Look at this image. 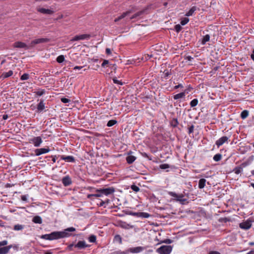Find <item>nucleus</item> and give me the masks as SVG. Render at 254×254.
Segmentation results:
<instances>
[{"instance_id":"f257e3e1","label":"nucleus","mask_w":254,"mask_h":254,"mask_svg":"<svg viewBox=\"0 0 254 254\" xmlns=\"http://www.w3.org/2000/svg\"><path fill=\"white\" fill-rule=\"evenodd\" d=\"M173 247L170 245H163L156 249V252L159 254H170Z\"/></svg>"},{"instance_id":"f03ea898","label":"nucleus","mask_w":254,"mask_h":254,"mask_svg":"<svg viewBox=\"0 0 254 254\" xmlns=\"http://www.w3.org/2000/svg\"><path fill=\"white\" fill-rule=\"evenodd\" d=\"M41 238L50 241L60 239L59 231H55L50 234L43 235L41 236Z\"/></svg>"},{"instance_id":"7ed1b4c3","label":"nucleus","mask_w":254,"mask_h":254,"mask_svg":"<svg viewBox=\"0 0 254 254\" xmlns=\"http://www.w3.org/2000/svg\"><path fill=\"white\" fill-rule=\"evenodd\" d=\"M75 229L73 227H69L64 229L63 231H59L60 239L70 237L71 234L70 232H74Z\"/></svg>"},{"instance_id":"20e7f679","label":"nucleus","mask_w":254,"mask_h":254,"mask_svg":"<svg viewBox=\"0 0 254 254\" xmlns=\"http://www.w3.org/2000/svg\"><path fill=\"white\" fill-rule=\"evenodd\" d=\"M29 143L32 144L35 147H39L43 142L42 138L40 136H34L28 139Z\"/></svg>"},{"instance_id":"39448f33","label":"nucleus","mask_w":254,"mask_h":254,"mask_svg":"<svg viewBox=\"0 0 254 254\" xmlns=\"http://www.w3.org/2000/svg\"><path fill=\"white\" fill-rule=\"evenodd\" d=\"M168 194L172 196L174 200L180 201L182 204H184V202L186 200V199L185 198L184 196L182 194H178L172 191H169Z\"/></svg>"},{"instance_id":"423d86ee","label":"nucleus","mask_w":254,"mask_h":254,"mask_svg":"<svg viewBox=\"0 0 254 254\" xmlns=\"http://www.w3.org/2000/svg\"><path fill=\"white\" fill-rule=\"evenodd\" d=\"M37 10L42 14H48V15H52L54 13V10L53 8L50 7L49 8H45L42 7H38L37 8Z\"/></svg>"},{"instance_id":"0eeeda50","label":"nucleus","mask_w":254,"mask_h":254,"mask_svg":"<svg viewBox=\"0 0 254 254\" xmlns=\"http://www.w3.org/2000/svg\"><path fill=\"white\" fill-rule=\"evenodd\" d=\"M96 191L101 192L102 193V194L108 195L109 194L113 193L115 191V189L113 188H108L106 189L97 190Z\"/></svg>"},{"instance_id":"6e6552de","label":"nucleus","mask_w":254,"mask_h":254,"mask_svg":"<svg viewBox=\"0 0 254 254\" xmlns=\"http://www.w3.org/2000/svg\"><path fill=\"white\" fill-rule=\"evenodd\" d=\"M90 37V35L89 34H82L79 35H76L73 38H72L70 41L73 42L75 41H79V40H83L86 39H89Z\"/></svg>"},{"instance_id":"1a4fd4ad","label":"nucleus","mask_w":254,"mask_h":254,"mask_svg":"<svg viewBox=\"0 0 254 254\" xmlns=\"http://www.w3.org/2000/svg\"><path fill=\"white\" fill-rule=\"evenodd\" d=\"M49 41L50 39L47 38L36 39L31 41L30 45L31 46H34L36 44L47 43Z\"/></svg>"},{"instance_id":"9d476101","label":"nucleus","mask_w":254,"mask_h":254,"mask_svg":"<svg viewBox=\"0 0 254 254\" xmlns=\"http://www.w3.org/2000/svg\"><path fill=\"white\" fill-rule=\"evenodd\" d=\"M252 226V221L251 220H247L246 221L241 223L239 227L244 230H248Z\"/></svg>"},{"instance_id":"9b49d317","label":"nucleus","mask_w":254,"mask_h":254,"mask_svg":"<svg viewBox=\"0 0 254 254\" xmlns=\"http://www.w3.org/2000/svg\"><path fill=\"white\" fill-rule=\"evenodd\" d=\"M13 47L15 48L28 49L27 45L25 43L20 41H17L15 42L13 45Z\"/></svg>"},{"instance_id":"f8f14e48","label":"nucleus","mask_w":254,"mask_h":254,"mask_svg":"<svg viewBox=\"0 0 254 254\" xmlns=\"http://www.w3.org/2000/svg\"><path fill=\"white\" fill-rule=\"evenodd\" d=\"M50 151L49 148H38L35 150V154L36 156H39L43 154L48 153Z\"/></svg>"},{"instance_id":"ddd939ff","label":"nucleus","mask_w":254,"mask_h":254,"mask_svg":"<svg viewBox=\"0 0 254 254\" xmlns=\"http://www.w3.org/2000/svg\"><path fill=\"white\" fill-rule=\"evenodd\" d=\"M229 137H228L227 136H222L216 141L215 144L218 147H219L223 145L225 142L227 141Z\"/></svg>"},{"instance_id":"4468645a","label":"nucleus","mask_w":254,"mask_h":254,"mask_svg":"<svg viewBox=\"0 0 254 254\" xmlns=\"http://www.w3.org/2000/svg\"><path fill=\"white\" fill-rule=\"evenodd\" d=\"M144 248L142 247H137L135 248H131L128 250V252L131 253H138L142 252Z\"/></svg>"},{"instance_id":"2eb2a0df","label":"nucleus","mask_w":254,"mask_h":254,"mask_svg":"<svg viewBox=\"0 0 254 254\" xmlns=\"http://www.w3.org/2000/svg\"><path fill=\"white\" fill-rule=\"evenodd\" d=\"M74 247L79 249H84L88 247V245L86 244V242L84 241H79Z\"/></svg>"},{"instance_id":"dca6fc26","label":"nucleus","mask_w":254,"mask_h":254,"mask_svg":"<svg viewBox=\"0 0 254 254\" xmlns=\"http://www.w3.org/2000/svg\"><path fill=\"white\" fill-rule=\"evenodd\" d=\"M131 152H129L128 156L126 158V160L128 164L132 163L136 159V157L131 155Z\"/></svg>"},{"instance_id":"f3484780","label":"nucleus","mask_w":254,"mask_h":254,"mask_svg":"<svg viewBox=\"0 0 254 254\" xmlns=\"http://www.w3.org/2000/svg\"><path fill=\"white\" fill-rule=\"evenodd\" d=\"M62 183L64 186H68L71 184V181L68 176H65L63 178Z\"/></svg>"},{"instance_id":"a211bd4d","label":"nucleus","mask_w":254,"mask_h":254,"mask_svg":"<svg viewBox=\"0 0 254 254\" xmlns=\"http://www.w3.org/2000/svg\"><path fill=\"white\" fill-rule=\"evenodd\" d=\"M131 13V11H127L122 13L120 16L115 19V22H117L120 20L125 18L126 16L128 15Z\"/></svg>"},{"instance_id":"6ab92c4d","label":"nucleus","mask_w":254,"mask_h":254,"mask_svg":"<svg viewBox=\"0 0 254 254\" xmlns=\"http://www.w3.org/2000/svg\"><path fill=\"white\" fill-rule=\"evenodd\" d=\"M61 159L68 162H73L75 161L74 157L72 156H62Z\"/></svg>"},{"instance_id":"aec40b11","label":"nucleus","mask_w":254,"mask_h":254,"mask_svg":"<svg viewBox=\"0 0 254 254\" xmlns=\"http://www.w3.org/2000/svg\"><path fill=\"white\" fill-rule=\"evenodd\" d=\"M119 225L121 227L124 228V229H129V228H132L133 227L132 226L127 223L126 222H120Z\"/></svg>"},{"instance_id":"412c9836","label":"nucleus","mask_w":254,"mask_h":254,"mask_svg":"<svg viewBox=\"0 0 254 254\" xmlns=\"http://www.w3.org/2000/svg\"><path fill=\"white\" fill-rule=\"evenodd\" d=\"M13 74V71L12 70H9L8 72H3L0 76V78L4 79L7 78Z\"/></svg>"},{"instance_id":"4be33fe9","label":"nucleus","mask_w":254,"mask_h":254,"mask_svg":"<svg viewBox=\"0 0 254 254\" xmlns=\"http://www.w3.org/2000/svg\"><path fill=\"white\" fill-rule=\"evenodd\" d=\"M32 221L34 223L36 224H41L42 223V218L39 216L34 217Z\"/></svg>"},{"instance_id":"5701e85b","label":"nucleus","mask_w":254,"mask_h":254,"mask_svg":"<svg viewBox=\"0 0 254 254\" xmlns=\"http://www.w3.org/2000/svg\"><path fill=\"white\" fill-rule=\"evenodd\" d=\"M206 180L205 179H201L198 182V187L200 189H202L205 186Z\"/></svg>"},{"instance_id":"b1692460","label":"nucleus","mask_w":254,"mask_h":254,"mask_svg":"<svg viewBox=\"0 0 254 254\" xmlns=\"http://www.w3.org/2000/svg\"><path fill=\"white\" fill-rule=\"evenodd\" d=\"M145 12V10H141V11H140L136 13H135L134 15H133L132 16H131L130 17V19H134V18H136L137 17L140 16V15H141L143 13H144Z\"/></svg>"},{"instance_id":"393cba45","label":"nucleus","mask_w":254,"mask_h":254,"mask_svg":"<svg viewBox=\"0 0 254 254\" xmlns=\"http://www.w3.org/2000/svg\"><path fill=\"white\" fill-rule=\"evenodd\" d=\"M45 108V104L43 102V101H41L37 106V109L39 111H42Z\"/></svg>"},{"instance_id":"a878e982","label":"nucleus","mask_w":254,"mask_h":254,"mask_svg":"<svg viewBox=\"0 0 254 254\" xmlns=\"http://www.w3.org/2000/svg\"><path fill=\"white\" fill-rule=\"evenodd\" d=\"M210 39V36L208 34H206L203 37L202 39L201 43L203 45H204L207 42L209 41Z\"/></svg>"},{"instance_id":"bb28decb","label":"nucleus","mask_w":254,"mask_h":254,"mask_svg":"<svg viewBox=\"0 0 254 254\" xmlns=\"http://www.w3.org/2000/svg\"><path fill=\"white\" fill-rule=\"evenodd\" d=\"M249 116V112L247 110H244L241 114V117L243 119H245Z\"/></svg>"},{"instance_id":"cd10ccee","label":"nucleus","mask_w":254,"mask_h":254,"mask_svg":"<svg viewBox=\"0 0 254 254\" xmlns=\"http://www.w3.org/2000/svg\"><path fill=\"white\" fill-rule=\"evenodd\" d=\"M185 96V93L181 92V93H178V94L175 95L174 97V98L176 100H177V99L184 97Z\"/></svg>"},{"instance_id":"c85d7f7f","label":"nucleus","mask_w":254,"mask_h":254,"mask_svg":"<svg viewBox=\"0 0 254 254\" xmlns=\"http://www.w3.org/2000/svg\"><path fill=\"white\" fill-rule=\"evenodd\" d=\"M221 158L222 155L219 153L215 154L213 158V160L216 162L219 161L221 159Z\"/></svg>"},{"instance_id":"c756f323","label":"nucleus","mask_w":254,"mask_h":254,"mask_svg":"<svg viewBox=\"0 0 254 254\" xmlns=\"http://www.w3.org/2000/svg\"><path fill=\"white\" fill-rule=\"evenodd\" d=\"M24 226L22 225L17 224L14 225L13 229L15 231L21 230L24 228Z\"/></svg>"},{"instance_id":"7c9ffc66","label":"nucleus","mask_w":254,"mask_h":254,"mask_svg":"<svg viewBox=\"0 0 254 254\" xmlns=\"http://www.w3.org/2000/svg\"><path fill=\"white\" fill-rule=\"evenodd\" d=\"M189 20L190 19L188 17H184L181 20V24L182 25H185L189 22Z\"/></svg>"},{"instance_id":"2f4dec72","label":"nucleus","mask_w":254,"mask_h":254,"mask_svg":"<svg viewBox=\"0 0 254 254\" xmlns=\"http://www.w3.org/2000/svg\"><path fill=\"white\" fill-rule=\"evenodd\" d=\"M64 61V55H60L57 58V61L59 63H62Z\"/></svg>"},{"instance_id":"473e14b6","label":"nucleus","mask_w":254,"mask_h":254,"mask_svg":"<svg viewBox=\"0 0 254 254\" xmlns=\"http://www.w3.org/2000/svg\"><path fill=\"white\" fill-rule=\"evenodd\" d=\"M117 122L116 120H111L108 122L107 126L109 127H110L117 124Z\"/></svg>"},{"instance_id":"72a5a7b5","label":"nucleus","mask_w":254,"mask_h":254,"mask_svg":"<svg viewBox=\"0 0 254 254\" xmlns=\"http://www.w3.org/2000/svg\"><path fill=\"white\" fill-rule=\"evenodd\" d=\"M8 253L5 247L0 248V254H7Z\"/></svg>"},{"instance_id":"f704fd0d","label":"nucleus","mask_w":254,"mask_h":254,"mask_svg":"<svg viewBox=\"0 0 254 254\" xmlns=\"http://www.w3.org/2000/svg\"><path fill=\"white\" fill-rule=\"evenodd\" d=\"M45 91L44 89H38L37 91H35V93L36 95L41 96L45 93Z\"/></svg>"},{"instance_id":"c9c22d12","label":"nucleus","mask_w":254,"mask_h":254,"mask_svg":"<svg viewBox=\"0 0 254 254\" xmlns=\"http://www.w3.org/2000/svg\"><path fill=\"white\" fill-rule=\"evenodd\" d=\"M114 240L116 242H118L120 244H121L122 242V238L119 235H117L115 236Z\"/></svg>"},{"instance_id":"e433bc0d","label":"nucleus","mask_w":254,"mask_h":254,"mask_svg":"<svg viewBox=\"0 0 254 254\" xmlns=\"http://www.w3.org/2000/svg\"><path fill=\"white\" fill-rule=\"evenodd\" d=\"M88 240L91 243H94L96 240V237L95 235H91L89 237Z\"/></svg>"},{"instance_id":"4c0bfd02","label":"nucleus","mask_w":254,"mask_h":254,"mask_svg":"<svg viewBox=\"0 0 254 254\" xmlns=\"http://www.w3.org/2000/svg\"><path fill=\"white\" fill-rule=\"evenodd\" d=\"M29 78V74L27 73L23 74L20 77L21 80H27Z\"/></svg>"},{"instance_id":"58836bf2","label":"nucleus","mask_w":254,"mask_h":254,"mask_svg":"<svg viewBox=\"0 0 254 254\" xmlns=\"http://www.w3.org/2000/svg\"><path fill=\"white\" fill-rule=\"evenodd\" d=\"M169 168V165L167 164H163L160 165V168L161 169H166Z\"/></svg>"},{"instance_id":"ea45409f","label":"nucleus","mask_w":254,"mask_h":254,"mask_svg":"<svg viewBox=\"0 0 254 254\" xmlns=\"http://www.w3.org/2000/svg\"><path fill=\"white\" fill-rule=\"evenodd\" d=\"M198 104V100L197 99H194L191 100V107H195Z\"/></svg>"},{"instance_id":"a19ab883","label":"nucleus","mask_w":254,"mask_h":254,"mask_svg":"<svg viewBox=\"0 0 254 254\" xmlns=\"http://www.w3.org/2000/svg\"><path fill=\"white\" fill-rule=\"evenodd\" d=\"M174 29L177 32H179L181 31L182 27L180 25L177 24L175 25Z\"/></svg>"},{"instance_id":"79ce46f5","label":"nucleus","mask_w":254,"mask_h":254,"mask_svg":"<svg viewBox=\"0 0 254 254\" xmlns=\"http://www.w3.org/2000/svg\"><path fill=\"white\" fill-rule=\"evenodd\" d=\"M140 216L143 218H148L150 217V214H148V213H146V212H142L140 214Z\"/></svg>"},{"instance_id":"37998d69","label":"nucleus","mask_w":254,"mask_h":254,"mask_svg":"<svg viewBox=\"0 0 254 254\" xmlns=\"http://www.w3.org/2000/svg\"><path fill=\"white\" fill-rule=\"evenodd\" d=\"M131 189L135 192H138L139 190V188L135 185L131 186Z\"/></svg>"},{"instance_id":"c03bdc74","label":"nucleus","mask_w":254,"mask_h":254,"mask_svg":"<svg viewBox=\"0 0 254 254\" xmlns=\"http://www.w3.org/2000/svg\"><path fill=\"white\" fill-rule=\"evenodd\" d=\"M8 242L6 240H4L1 242H0V247L1 246H5L7 244Z\"/></svg>"},{"instance_id":"a18cd8bd","label":"nucleus","mask_w":254,"mask_h":254,"mask_svg":"<svg viewBox=\"0 0 254 254\" xmlns=\"http://www.w3.org/2000/svg\"><path fill=\"white\" fill-rule=\"evenodd\" d=\"M242 170V169L241 168H236V169L235 170V173L236 174H239L241 172Z\"/></svg>"},{"instance_id":"49530a36","label":"nucleus","mask_w":254,"mask_h":254,"mask_svg":"<svg viewBox=\"0 0 254 254\" xmlns=\"http://www.w3.org/2000/svg\"><path fill=\"white\" fill-rule=\"evenodd\" d=\"M61 101L64 103H67L69 102V100L68 99L65 98H63L61 99Z\"/></svg>"},{"instance_id":"de8ad7c7","label":"nucleus","mask_w":254,"mask_h":254,"mask_svg":"<svg viewBox=\"0 0 254 254\" xmlns=\"http://www.w3.org/2000/svg\"><path fill=\"white\" fill-rule=\"evenodd\" d=\"M102 193L101 192H99L98 193L96 194H92V195L96 197H101L102 196Z\"/></svg>"},{"instance_id":"09e8293b","label":"nucleus","mask_w":254,"mask_h":254,"mask_svg":"<svg viewBox=\"0 0 254 254\" xmlns=\"http://www.w3.org/2000/svg\"><path fill=\"white\" fill-rule=\"evenodd\" d=\"M109 63V61L108 60H104L103 62V63L102 64V67H105V66L107 64H108Z\"/></svg>"},{"instance_id":"8fccbe9b","label":"nucleus","mask_w":254,"mask_h":254,"mask_svg":"<svg viewBox=\"0 0 254 254\" xmlns=\"http://www.w3.org/2000/svg\"><path fill=\"white\" fill-rule=\"evenodd\" d=\"M113 81H114V83L119 84H122L121 82L120 81L118 80L117 79H115V78L113 79Z\"/></svg>"},{"instance_id":"3c124183","label":"nucleus","mask_w":254,"mask_h":254,"mask_svg":"<svg viewBox=\"0 0 254 254\" xmlns=\"http://www.w3.org/2000/svg\"><path fill=\"white\" fill-rule=\"evenodd\" d=\"M74 245L73 244H71L70 245H69L67 248V250H68V251H71L72 250V247L74 246Z\"/></svg>"},{"instance_id":"603ef678","label":"nucleus","mask_w":254,"mask_h":254,"mask_svg":"<svg viewBox=\"0 0 254 254\" xmlns=\"http://www.w3.org/2000/svg\"><path fill=\"white\" fill-rule=\"evenodd\" d=\"M163 242L167 244H171L172 243V241L170 239H167L164 241Z\"/></svg>"},{"instance_id":"864d4df0","label":"nucleus","mask_w":254,"mask_h":254,"mask_svg":"<svg viewBox=\"0 0 254 254\" xmlns=\"http://www.w3.org/2000/svg\"><path fill=\"white\" fill-rule=\"evenodd\" d=\"M84 66H76L74 67V70H76V69H82Z\"/></svg>"},{"instance_id":"5fc2aeb1","label":"nucleus","mask_w":254,"mask_h":254,"mask_svg":"<svg viewBox=\"0 0 254 254\" xmlns=\"http://www.w3.org/2000/svg\"><path fill=\"white\" fill-rule=\"evenodd\" d=\"M106 54H108V55H110V54H111V51L110 49H109V48H107V49H106Z\"/></svg>"},{"instance_id":"6e6d98bb","label":"nucleus","mask_w":254,"mask_h":254,"mask_svg":"<svg viewBox=\"0 0 254 254\" xmlns=\"http://www.w3.org/2000/svg\"><path fill=\"white\" fill-rule=\"evenodd\" d=\"M64 17V15L63 14H60L58 16V17L57 18L56 20H59L62 18H63Z\"/></svg>"},{"instance_id":"4d7b16f0","label":"nucleus","mask_w":254,"mask_h":254,"mask_svg":"<svg viewBox=\"0 0 254 254\" xmlns=\"http://www.w3.org/2000/svg\"><path fill=\"white\" fill-rule=\"evenodd\" d=\"M209 254H220V253L217 251H211Z\"/></svg>"},{"instance_id":"13d9d810","label":"nucleus","mask_w":254,"mask_h":254,"mask_svg":"<svg viewBox=\"0 0 254 254\" xmlns=\"http://www.w3.org/2000/svg\"><path fill=\"white\" fill-rule=\"evenodd\" d=\"M6 249H7L8 252H9L10 249H11L12 248V245H9L8 246L5 247Z\"/></svg>"},{"instance_id":"bf43d9fd","label":"nucleus","mask_w":254,"mask_h":254,"mask_svg":"<svg viewBox=\"0 0 254 254\" xmlns=\"http://www.w3.org/2000/svg\"><path fill=\"white\" fill-rule=\"evenodd\" d=\"M196 10V8L195 7L193 6V7H191V14H192V13Z\"/></svg>"},{"instance_id":"052dcab7","label":"nucleus","mask_w":254,"mask_h":254,"mask_svg":"<svg viewBox=\"0 0 254 254\" xmlns=\"http://www.w3.org/2000/svg\"><path fill=\"white\" fill-rule=\"evenodd\" d=\"M129 252H128V250L126 251H124V252H122L121 253V254H127V253H128Z\"/></svg>"},{"instance_id":"680f3d73","label":"nucleus","mask_w":254,"mask_h":254,"mask_svg":"<svg viewBox=\"0 0 254 254\" xmlns=\"http://www.w3.org/2000/svg\"><path fill=\"white\" fill-rule=\"evenodd\" d=\"M251 59L254 61V54L253 53V54L251 56Z\"/></svg>"},{"instance_id":"e2e57ef3","label":"nucleus","mask_w":254,"mask_h":254,"mask_svg":"<svg viewBox=\"0 0 254 254\" xmlns=\"http://www.w3.org/2000/svg\"><path fill=\"white\" fill-rule=\"evenodd\" d=\"M57 158L56 157H54L52 159V161L54 163H55L56 161Z\"/></svg>"},{"instance_id":"0e129e2a","label":"nucleus","mask_w":254,"mask_h":254,"mask_svg":"<svg viewBox=\"0 0 254 254\" xmlns=\"http://www.w3.org/2000/svg\"><path fill=\"white\" fill-rule=\"evenodd\" d=\"M21 198H22V200H26V197L24 195H23L22 196Z\"/></svg>"},{"instance_id":"69168bd1","label":"nucleus","mask_w":254,"mask_h":254,"mask_svg":"<svg viewBox=\"0 0 254 254\" xmlns=\"http://www.w3.org/2000/svg\"><path fill=\"white\" fill-rule=\"evenodd\" d=\"M254 253V251H251L250 252H248L247 254H253Z\"/></svg>"},{"instance_id":"338daca9","label":"nucleus","mask_w":254,"mask_h":254,"mask_svg":"<svg viewBox=\"0 0 254 254\" xmlns=\"http://www.w3.org/2000/svg\"><path fill=\"white\" fill-rule=\"evenodd\" d=\"M224 219L225 222H227L230 220V219L228 218H225Z\"/></svg>"},{"instance_id":"774afa93","label":"nucleus","mask_w":254,"mask_h":254,"mask_svg":"<svg viewBox=\"0 0 254 254\" xmlns=\"http://www.w3.org/2000/svg\"><path fill=\"white\" fill-rule=\"evenodd\" d=\"M249 245L250 246H254V242H250Z\"/></svg>"}]
</instances>
